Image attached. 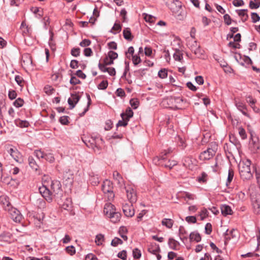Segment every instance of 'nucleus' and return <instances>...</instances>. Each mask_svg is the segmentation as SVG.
Segmentation results:
<instances>
[{"label":"nucleus","instance_id":"c9c22d12","mask_svg":"<svg viewBox=\"0 0 260 260\" xmlns=\"http://www.w3.org/2000/svg\"><path fill=\"white\" fill-rule=\"evenodd\" d=\"M234 176V171L232 169H230L228 172V176L226 182V186H229L231 183Z\"/></svg>","mask_w":260,"mask_h":260},{"label":"nucleus","instance_id":"de8ad7c7","mask_svg":"<svg viewBox=\"0 0 260 260\" xmlns=\"http://www.w3.org/2000/svg\"><path fill=\"white\" fill-rule=\"evenodd\" d=\"M132 61L135 66L138 65L141 62V59L139 55L135 54L132 56Z\"/></svg>","mask_w":260,"mask_h":260},{"label":"nucleus","instance_id":"f257e3e1","mask_svg":"<svg viewBox=\"0 0 260 260\" xmlns=\"http://www.w3.org/2000/svg\"><path fill=\"white\" fill-rule=\"evenodd\" d=\"M251 161L249 159L241 161L239 164V171L241 178L244 181H249L252 179L255 166L251 168Z\"/></svg>","mask_w":260,"mask_h":260},{"label":"nucleus","instance_id":"423d86ee","mask_svg":"<svg viewBox=\"0 0 260 260\" xmlns=\"http://www.w3.org/2000/svg\"><path fill=\"white\" fill-rule=\"evenodd\" d=\"M127 198L129 202L132 204L135 203L137 200V196L136 191L131 185H127L124 187Z\"/></svg>","mask_w":260,"mask_h":260},{"label":"nucleus","instance_id":"c03bdc74","mask_svg":"<svg viewBox=\"0 0 260 260\" xmlns=\"http://www.w3.org/2000/svg\"><path fill=\"white\" fill-rule=\"evenodd\" d=\"M158 76L160 78L165 79L167 77L168 70L166 69H161L158 73Z\"/></svg>","mask_w":260,"mask_h":260},{"label":"nucleus","instance_id":"6e6d98bb","mask_svg":"<svg viewBox=\"0 0 260 260\" xmlns=\"http://www.w3.org/2000/svg\"><path fill=\"white\" fill-rule=\"evenodd\" d=\"M239 134L241 138L243 140H245L247 138V135L245 132V130L242 127H240L238 128Z\"/></svg>","mask_w":260,"mask_h":260},{"label":"nucleus","instance_id":"f03ea898","mask_svg":"<svg viewBox=\"0 0 260 260\" xmlns=\"http://www.w3.org/2000/svg\"><path fill=\"white\" fill-rule=\"evenodd\" d=\"M169 157L156 156L153 159V162L157 165L171 170L173 167L177 165V162L175 160H171Z\"/></svg>","mask_w":260,"mask_h":260},{"label":"nucleus","instance_id":"f3484780","mask_svg":"<svg viewBox=\"0 0 260 260\" xmlns=\"http://www.w3.org/2000/svg\"><path fill=\"white\" fill-rule=\"evenodd\" d=\"M251 142H250V147H251L253 152L256 151L259 149L260 145L258 141V138L256 137H253L251 135Z\"/></svg>","mask_w":260,"mask_h":260},{"label":"nucleus","instance_id":"dca6fc26","mask_svg":"<svg viewBox=\"0 0 260 260\" xmlns=\"http://www.w3.org/2000/svg\"><path fill=\"white\" fill-rule=\"evenodd\" d=\"M134 112L133 110L131 109V108L128 107L126 110L125 112H122L121 113L120 116L122 118V119L124 120V121H126V123H128V121L129 120V119L133 116Z\"/></svg>","mask_w":260,"mask_h":260},{"label":"nucleus","instance_id":"49530a36","mask_svg":"<svg viewBox=\"0 0 260 260\" xmlns=\"http://www.w3.org/2000/svg\"><path fill=\"white\" fill-rule=\"evenodd\" d=\"M23 100L20 98H19L14 102L13 105L16 108H20L23 106Z\"/></svg>","mask_w":260,"mask_h":260},{"label":"nucleus","instance_id":"aec40b11","mask_svg":"<svg viewBox=\"0 0 260 260\" xmlns=\"http://www.w3.org/2000/svg\"><path fill=\"white\" fill-rule=\"evenodd\" d=\"M82 140L88 147L93 148L96 145V140L93 137H84Z\"/></svg>","mask_w":260,"mask_h":260},{"label":"nucleus","instance_id":"09e8293b","mask_svg":"<svg viewBox=\"0 0 260 260\" xmlns=\"http://www.w3.org/2000/svg\"><path fill=\"white\" fill-rule=\"evenodd\" d=\"M141 252L138 248H135L133 250V256L135 259L140 258L141 256Z\"/></svg>","mask_w":260,"mask_h":260},{"label":"nucleus","instance_id":"e433bc0d","mask_svg":"<svg viewBox=\"0 0 260 260\" xmlns=\"http://www.w3.org/2000/svg\"><path fill=\"white\" fill-rule=\"evenodd\" d=\"M247 9H242L238 10V14L239 16L243 17V21L245 22L248 18V15L247 14Z\"/></svg>","mask_w":260,"mask_h":260},{"label":"nucleus","instance_id":"c85d7f7f","mask_svg":"<svg viewBox=\"0 0 260 260\" xmlns=\"http://www.w3.org/2000/svg\"><path fill=\"white\" fill-rule=\"evenodd\" d=\"M173 57L176 61H181L183 59L182 51L176 49L175 52L173 54Z\"/></svg>","mask_w":260,"mask_h":260},{"label":"nucleus","instance_id":"052dcab7","mask_svg":"<svg viewBox=\"0 0 260 260\" xmlns=\"http://www.w3.org/2000/svg\"><path fill=\"white\" fill-rule=\"evenodd\" d=\"M71 54L74 57H78L80 54V49L79 48H73L71 51Z\"/></svg>","mask_w":260,"mask_h":260},{"label":"nucleus","instance_id":"f8f14e48","mask_svg":"<svg viewBox=\"0 0 260 260\" xmlns=\"http://www.w3.org/2000/svg\"><path fill=\"white\" fill-rule=\"evenodd\" d=\"M12 179V177L9 176L6 171H4V169L3 168V165L0 162V181L8 184L10 183V180Z\"/></svg>","mask_w":260,"mask_h":260},{"label":"nucleus","instance_id":"ea45409f","mask_svg":"<svg viewBox=\"0 0 260 260\" xmlns=\"http://www.w3.org/2000/svg\"><path fill=\"white\" fill-rule=\"evenodd\" d=\"M34 154L39 159L40 158H44V157H46L47 156V154L41 150H35Z\"/></svg>","mask_w":260,"mask_h":260},{"label":"nucleus","instance_id":"8fccbe9b","mask_svg":"<svg viewBox=\"0 0 260 260\" xmlns=\"http://www.w3.org/2000/svg\"><path fill=\"white\" fill-rule=\"evenodd\" d=\"M66 251L71 255H73L76 253V249L74 246H67L66 249Z\"/></svg>","mask_w":260,"mask_h":260},{"label":"nucleus","instance_id":"412c9836","mask_svg":"<svg viewBox=\"0 0 260 260\" xmlns=\"http://www.w3.org/2000/svg\"><path fill=\"white\" fill-rule=\"evenodd\" d=\"M148 251L153 254H156L160 251V249L158 244L156 243H151L148 248Z\"/></svg>","mask_w":260,"mask_h":260},{"label":"nucleus","instance_id":"20e7f679","mask_svg":"<svg viewBox=\"0 0 260 260\" xmlns=\"http://www.w3.org/2000/svg\"><path fill=\"white\" fill-rule=\"evenodd\" d=\"M49 189L54 198L60 199L62 195V190L60 181L57 180H52Z\"/></svg>","mask_w":260,"mask_h":260},{"label":"nucleus","instance_id":"4d7b16f0","mask_svg":"<svg viewBox=\"0 0 260 260\" xmlns=\"http://www.w3.org/2000/svg\"><path fill=\"white\" fill-rule=\"evenodd\" d=\"M107 57L114 61V59L118 57V54L113 51H109L108 52V55Z\"/></svg>","mask_w":260,"mask_h":260},{"label":"nucleus","instance_id":"37998d69","mask_svg":"<svg viewBox=\"0 0 260 260\" xmlns=\"http://www.w3.org/2000/svg\"><path fill=\"white\" fill-rule=\"evenodd\" d=\"M209 212L206 208H203L199 214L201 220H204L208 216Z\"/></svg>","mask_w":260,"mask_h":260},{"label":"nucleus","instance_id":"6e6552de","mask_svg":"<svg viewBox=\"0 0 260 260\" xmlns=\"http://www.w3.org/2000/svg\"><path fill=\"white\" fill-rule=\"evenodd\" d=\"M216 151L213 148H208L207 150L204 151L199 155V159L201 160H208L213 157L215 155Z\"/></svg>","mask_w":260,"mask_h":260},{"label":"nucleus","instance_id":"4468645a","mask_svg":"<svg viewBox=\"0 0 260 260\" xmlns=\"http://www.w3.org/2000/svg\"><path fill=\"white\" fill-rule=\"evenodd\" d=\"M116 212V209L114 205L111 203H106L105 205L104 208V212L105 214L109 217Z\"/></svg>","mask_w":260,"mask_h":260},{"label":"nucleus","instance_id":"473e14b6","mask_svg":"<svg viewBox=\"0 0 260 260\" xmlns=\"http://www.w3.org/2000/svg\"><path fill=\"white\" fill-rule=\"evenodd\" d=\"M104 240V235L102 234H98L95 237V242L98 246H100L103 244Z\"/></svg>","mask_w":260,"mask_h":260},{"label":"nucleus","instance_id":"58836bf2","mask_svg":"<svg viewBox=\"0 0 260 260\" xmlns=\"http://www.w3.org/2000/svg\"><path fill=\"white\" fill-rule=\"evenodd\" d=\"M119 232L121 237L125 241H126L127 240V237L124 235V234L127 232L126 228L125 226H121L119 229Z\"/></svg>","mask_w":260,"mask_h":260},{"label":"nucleus","instance_id":"72a5a7b5","mask_svg":"<svg viewBox=\"0 0 260 260\" xmlns=\"http://www.w3.org/2000/svg\"><path fill=\"white\" fill-rule=\"evenodd\" d=\"M176 140L177 142L178 146L181 149H184L187 146L185 141L180 136H178Z\"/></svg>","mask_w":260,"mask_h":260},{"label":"nucleus","instance_id":"2eb2a0df","mask_svg":"<svg viewBox=\"0 0 260 260\" xmlns=\"http://www.w3.org/2000/svg\"><path fill=\"white\" fill-rule=\"evenodd\" d=\"M71 98H70L68 100L70 109H72L75 107L76 104L79 102L80 99V96L76 93L71 94Z\"/></svg>","mask_w":260,"mask_h":260},{"label":"nucleus","instance_id":"680f3d73","mask_svg":"<svg viewBox=\"0 0 260 260\" xmlns=\"http://www.w3.org/2000/svg\"><path fill=\"white\" fill-rule=\"evenodd\" d=\"M70 83L72 85H76L77 84H81V82L79 79H78L76 77L72 76L70 81Z\"/></svg>","mask_w":260,"mask_h":260},{"label":"nucleus","instance_id":"603ef678","mask_svg":"<svg viewBox=\"0 0 260 260\" xmlns=\"http://www.w3.org/2000/svg\"><path fill=\"white\" fill-rule=\"evenodd\" d=\"M108 85V82L107 80L102 81L98 86L99 89L105 90L106 89Z\"/></svg>","mask_w":260,"mask_h":260},{"label":"nucleus","instance_id":"e2e57ef3","mask_svg":"<svg viewBox=\"0 0 260 260\" xmlns=\"http://www.w3.org/2000/svg\"><path fill=\"white\" fill-rule=\"evenodd\" d=\"M30 10L34 14H38L40 17H41L43 16L42 11H41L40 8L38 7H32L30 9Z\"/></svg>","mask_w":260,"mask_h":260},{"label":"nucleus","instance_id":"5fc2aeb1","mask_svg":"<svg viewBox=\"0 0 260 260\" xmlns=\"http://www.w3.org/2000/svg\"><path fill=\"white\" fill-rule=\"evenodd\" d=\"M15 80L20 86H23L24 81L22 77L16 75L15 77Z\"/></svg>","mask_w":260,"mask_h":260},{"label":"nucleus","instance_id":"c756f323","mask_svg":"<svg viewBox=\"0 0 260 260\" xmlns=\"http://www.w3.org/2000/svg\"><path fill=\"white\" fill-rule=\"evenodd\" d=\"M110 218L111 221L113 223H116L120 221L121 218V214L119 212H115L111 216L108 217Z\"/></svg>","mask_w":260,"mask_h":260},{"label":"nucleus","instance_id":"0e129e2a","mask_svg":"<svg viewBox=\"0 0 260 260\" xmlns=\"http://www.w3.org/2000/svg\"><path fill=\"white\" fill-rule=\"evenodd\" d=\"M117 257L122 260H126L127 258V252L125 250H123L117 254Z\"/></svg>","mask_w":260,"mask_h":260},{"label":"nucleus","instance_id":"a211bd4d","mask_svg":"<svg viewBox=\"0 0 260 260\" xmlns=\"http://www.w3.org/2000/svg\"><path fill=\"white\" fill-rule=\"evenodd\" d=\"M28 163L29 167L35 172H38L40 174V167L34 158L32 156H29L28 158Z\"/></svg>","mask_w":260,"mask_h":260},{"label":"nucleus","instance_id":"a878e982","mask_svg":"<svg viewBox=\"0 0 260 260\" xmlns=\"http://www.w3.org/2000/svg\"><path fill=\"white\" fill-rule=\"evenodd\" d=\"M189 239L191 241H194L199 242L201 240V236L198 232H193L190 234Z\"/></svg>","mask_w":260,"mask_h":260},{"label":"nucleus","instance_id":"1a4fd4ad","mask_svg":"<svg viewBox=\"0 0 260 260\" xmlns=\"http://www.w3.org/2000/svg\"><path fill=\"white\" fill-rule=\"evenodd\" d=\"M235 105L237 109L240 111L244 116L249 117V115L247 113V107L245 104L241 101H235Z\"/></svg>","mask_w":260,"mask_h":260},{"label":"nucleus","instance_id":"bf43d9fd","mask_svg":"<svg viewBox=\"0 0 260 260\" xmlns=\"http://www.w3.org/2000/svg\"><path fill=\"white\" fill-rule=\"evenodd\" d=\"M130 104L133 109H137L139 105V102L137 99H132L130 100Z\"/></svg>","mask_w":260,"mask_h":260},{"label":"nucleus","instance_id":"7ed1b4c3","mask_svg":"<svg viewBox=\"0 0 260 260\" xmlns=\"http://www.w3.org/2000/svg\"><path fill=\"white\" fill-rule=\"evenodd\" d=\"M102 189L103 192L106 194L109 201L113 200L115 194L113 192V185L111 181L109 180H105L102 184Z\"/></svg>","mask_w":260,"mask_h":260},{"label":"nucleus","instance_id":"9d476101","mask_svg":"<svg viewBox=\"0 0 260 260\" xmlns=\"http://www.w3.org/2000/svg\"><path fill=\"white\" fill-rule=\"evenodd\" d=\"M16 240L13 237L12 234L9 232H3L0 234V241L8 243L14 242Z\"/></svg>","mask_w":260,"mask_h":260},{"label":"nucleus","instance_id":"774afa93","mask_svg":"<svg viewBox=\"0 0 260 260\" xmlns=\"http://www.w3.org/2000/svg\"><path fill=\"white\" fill-rule=\"evenodd\" d=\"M91 44V41L89 39H84L79 44L82 47H85L89 46Z\"/></svg>","mask_w":260,"mask_h":260},{"label":"nucleus","instance_id":"864d4df0","mask_svg":"<svg viewBox=\"0 0 260 260\" xmlns=\"http://www.w3.org/2000/svg\"><path fill=\"white\" fill-rule=\"evenodd\" d=\"M69 116H63L59 118V121L62 125H68L69 123Z\"/></svg>","mask_w":260,"mask_h":260},{"label":"nucleus","instance_id":"f704fd0d","mask_svg":"<svg viewBox=\"0 0 260 260\" xmlns=\"http://www.w3.org/2000/svg\"><path fill=\"white\" fill-rule=\"evenodd\" d=\"M15 123L17 126L21 128L27 127L29 125V123L27 121L20 119L15 120Z\"/></svg>","mask_w":260,"mask_h":260},{"label":"nucleus","instance_id":"cd10ccee","mask_svg":"<svg viewBox=\"0 0 260 260\" xmlns=\"http://www.w3.org/2000/svg\"><path fill=\"white\" fill-rule=\"evenodd\" d=\"M252 206L255 213L258 214L260 213V200L252 199Z\"/></svg>","mask_w":260,"mask_h":260},{"label":"nucleus","instance_id":"79ce46f5","mask_svg":"<svg viewBox=\"0 0 260 260\" xmlns=\"http://www.w3.org/2000/svg\"><path fill=\"white\" fill-rule=\"evenodd\" d=\"M182 163L184 166L186 167H189L192 164L191 158L189 156H185L182 159Z\"/></svg>","mask_w":260,"mask_h":260},{"label":"nucleus","instance_id":"338daca9","mask_svg":"<svg viewBox=\"0 0 260 260\" xmlns=\"http://www.w3.org/2000/svg\"><path fill=\"white\" fill-rule=\"evenodd\" d=\"M185 220L189 223H195L197 222V218L194 216H188L186 217Z\"/></svg>","mask_w":260,"mask_h":260},{"label":"nucleus","instance_id":"a18cd8bd","mask_svg":"<svg viewBox=\"0 0 260 260\" xmlns=\"http://www.w3.org/2000/svg\"><path fill=\"white\" fill-rule=\"evenodd\" d=\"M207 174L205 172H202L201 176L197 178V180L200 183H205L207 181Z\"/></svg>","mask_w":260,"mask_h":260},{"label":"nucleus","instance_id":"5701e85b","mask_svg":"<svg viewBox=\"0 0 260 260\" xmlns=\"http://www.w3.org/2000/svg\"><path fill=\"white\" fill-rule=\"evenodd\" d=\"M168 245L169 247L173 250H177L179 246V242L172 238H170L168 240Z\"/></svg>","mask_w":260,"mask_h":260},{"label":"nucleus","instance_id":"69168bd1","mask_svg":"<svg viewBox=\"0 0 260 260\" xmlns=\"http://www.w3.org/2000/svg\"><path fill=\"white\" fill-rule=\"evenodd\" d=\"M251 17L253 23H256L260 20L259 16L255 12L251 13Z\"/></svg>","mask_w":260,"mask_h":260},{"label":"nucleus","instance_id":"bb28decb","mask_svg":"<svg viewBox=\"0 0 260 260\" xmlns=\"http://www.w3.org/2000/svg\"><path fill=\"white\" fill-rule=\"evenodd\" d=\"M42 196L47 202L49 203L52 201L53 198H54L49 188L46 190L44 193H43Z\"/></svg>","mask_w":260,"mask_h":260},{"label":"nucleus","instance_id":"2f4dec72","mask_svg":"<svg viewBox=\"0 0 260 260\" xmlns=\"http://www.w3.org/2000/svg\"><path fill=\"white\" fill-rule=\"evenodd\" d=\"M174 221L171 219L164 218L161 221L162 225L166 226L167 228L170 229L173 226Z\"/></svg>","mask_w":260,"mask_h":260},{"label":"nucleus","instance_id":"39448f33","mask_svg":"<svg viewBox=\"0 0 260 260\" xmlns=\"http://www.w3.org/2000/svg\"><path fill=\"white\" fill-rule=\"evenodd\" d=\"M7 150L12 157L17 162H21L22 160V154L16 147L9 145L7 146Z\"/></svg>","mask_w":260,"mask_h":260},{"label":"nucleus","instance_id":"13d9d810","mask_svg":"<svg viewBox=\"0 0 260 260\" xmlns=\"http://www.w3.org/2000/svg\"><path fill=\"white\" fill-rule=\"evenodd\" d=\"M123 241L119 238L115 237L113 239L111 242V245L116 247L119 244H122Z\"/></svg>","mask_w":260,"mask_h":260},{"label":"nucleus","instance_id":"4c0bfd02","mask_svg":"<svg viewBox=\"0 0 260 260\" xmlns=\"http://www.w3.org/2000/svg\"><path fill=\"white\" fill-rule=\"evenodd\" d=\"M250 1L249 2V8L251 9H258L260 6V0Z\"/></svg>","mask_w":260,"mask_h":260},{"label":"nucleus","instance_id":"7c9ffc66","mask_svg":"<svg viewBox=\"0 0 260 260\" xmlns=\"http://www.w3.org/2000/svg\"><path fill=\"white\" fill-rule=\"evenodd\" d=\"M113 178L117 181V183L122 185L123 183V179L120 174L117 171H114L113 173Z\"/></svg>","mask_w":260,"mask_h":260},{"label":"nucleus","instance_id":"b1692460","mask_svg":"<svg viewBox=\"0 0 260 260\" xmlns=\"http://www.w3.org/2000/svg\"><path fill=\"white\" fill-rule=\"evenodd\" d=\"M221 213L224 216L232 214V210L231 207L227 205H222L221 207Z\"/></svg>","mask_w":260,"mask_h":260},{"label":"nucleus","instance_id":"3c124183","mask_svg":"<svg viewBox=\"0 0 260 260\" xmlns=\"http://www.w3.org/2000/svg\"><path fill=\"white\" fill-rule=\"evenodd\" d=\"M172 151L173 150L172 148H169L167 150H164L161 152L158 156L169 157Z\"/></svg>","mask_w":260,"mask_h":260},{"label":"nucleus","instance_id":"393cba45","mask_svg":"<svg viewBox=\"0 0 260 260\" xmlns=\"http://www.w3.org/2000/svg\"><path fill=\"white\" fill-rule=\"evenodd\" d=\"M123 35L124 38L129 41H131L133 39L131 31L129 28H125L123 30Z\"/></svg>","mask_w":260,"mask_h":260},{"label":"nucleus","instance_id":"a19ab883","mask_svg":"<svg viewBox=\"0 0 260 260\" xmlns=\"http://www.w3.org/2000/svg\"><path fill=\"white\" fill-rule=\"evenodd\" d=\"M121 30V25L119 23H115L112 28L110 32L114 34H116L120 32Z\"/></svg>","mask_w":260,"mask_h":260},{"label":"nucleus","instance_id":"4be33fe9","mask_svg":"<svg viewBox=\"0 0 260 260\" xmlns=\"http://www.w3.org/2000/svg\"><path fill=\"white\" fill-rule=\"evenodd\" d=\"M5 171H8L10 174L17 175L20 171V169L13 165L7 166L4 168Z\"/></svg>","mask_w":260,"mask_h":260},{"label":"nucleus","instance_id":"0eeeda50","mask_svg":"<svg viewBox=\"0 0 260 260\" xmlns=\"http://www.w3.org/2000/svg\"><path fill=\"white\" fill-rule=\"evenodd\" d=\"M7 211L10 214L11 218L16 222H20L22 219V215L20 212L16 208L11 206L7 208Z\"/></svg>","mask_w":260,"mask_h":260},{"label":"nucleus","instance_id":"ddd939ff","mask_svg":"<svg viewBox=\"0 0 260 260\" xmlns=\"http://www.w3.org/2000/svg\"><path fill=\"white\" fill-rule=\"evenodd\" d=\"M246 101L255 113H258L260 112L259 108L255 106L257 102L256 99H253L251 95H248L246 96Z\"/></svg>","mask_w":260,"mask_h":260},{"label":"nucleus","instance_id":"6ab92c4d","mask_svg":"<svg viewBox=\"0 0 260 260\" xmlns=\"http://www.w3.org/2000/svg\"><path fill=\"white\" fill-rule=\"evenodd\" d=\"M0 203L3 205L4 209L6 211L7 210V208L8 209L12 206L9 198L5 195L0 196Z\"/></svg>","mask_w":260,"mask_h":260},{"label":"nucleus","instance_id":"9b49d317","mask_svg":"<svg viewBox=\"0 0 260 260\" xmlns=\"http://www.w3.org/2000/svg\"><path fill=\"white\" fill-rule=\"evenodd\" d=\"M122 210L127 217H133L135 214V210L132 204H125L122 206Z\"/></svg>","mask_w":260,"mask_h":260}]
</instances>
